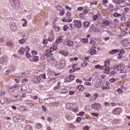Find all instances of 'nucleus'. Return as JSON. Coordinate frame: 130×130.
Returning <instances> with one entry per match:
<instances>
[{"label":"nucleus","instance_id":"nucleus-20","mask_svg":"<svg viewBox=\"0 0 130 130\" xmlns=\"http://www.w3.org/2000/svg\"><path fill=\"white\" fill-rule=\"evenodd\" d=\"M69 91V90L66 88H61L60 89V92L62 93V94H66V93H68Z\"/></svg>","mask_w":130,"mask_h":130},{"label":"nucleus","instance_id":"nucleus-44","mask_svg":"<svg viewBox=\"0 0 130 130\" xmlns=\"http://www.w3.org/2000/svg\"><path fill=\"white\" fill-rule=\"evenodd\" d=\"M82 121V117H78L76 119V122H78V123H80V122H81V121Z\"/></svg>","mask_w":130,"mask_h":130},{"label":"nucleus","instance_id":"nucleus-36","mask_svg":"<svg viewBox=\"0 0 130 130\" xmlns=\"http://www.w3.org/2000/svg\"><path fill=\"white\" fill-rule=\"evenodd\" d=\"M95 69H99V70H104V67L100 65H96L95 66Z\"/></svg>","mask_w":130,"mask_h":130},{"label":"nucleus","instance_id":"nucleus-64","mask_svg":"<svg viewBox=\"0 0 130 130\" xmlns=\"http://www.w3.org/2000/svg\"><path fill=\"white\" fill-rule=\"evenodd\" d=\"M52 47H53L54 50H56L57 49V45H54Z\"/></svg>","mask_w":130,"mask_h":130},{"label":"nucleus","instance_id":"nucleus-17","mask_svg":"<svg viewBox=\"0 0 130 130\" xmlns=\"http://www.w3.org/2000/svg\"><path fill=\"white\" fill-rule=\"evenodd\" d=\"M47 61L50 63H53V61H54V57L51 56L50 58H47Z\"/></svg>","mask_w":130,"mask_h":130},{"label":"nucleus","instance_id":"nucleus-5","mask_svg":"<svg viewBox=\"0 0 130 130\" xmlns=\"http://www.w3.org/2000/svg\"><path fill=\"white\" fill-rule=\"evenodd\" d=\"M10 29L12 31L14 32H16V31H18V26L17 25V23L16 22H11L10 24Z\"/></svg>","mask_w":130,"mask_h":130},{"label":"nucleus","instance_id":"nucleus-59","mask_svg":"<svg viewBox=\"0 0 130 130\" xmlns=\"http://www.w3.org/2000/svg\"><path fill=\"white\" fill-rule=\"evenodd\" d=\"M98 2H97L96 1H93L92 2L90 3V5H98Z\"/></svg>","mask_w":130,"mask_h":130},{"label":"nucleus","instance_id":"nucleus-40","mask_svg":"<svg viewBox=\"0 0 130 130\" xmlns=\"http://www.w3.org/2000/svg\"><path fill=\"white\" fill-rule=\"evenodd\" d=\"M54 28L55 29L56 32H58V31H60V27L58 26H54Z\"/></svg>","mask_w":130,"mask_h":130},{"label":"nucleus","instance_id":"nucleus-13","mask_svg":"<svg viewBox=\"0 0 130 130\" xmlns=\"http://www.w3.org/2000/svg\"><path fill=\"white\" fill-rule=\"evenodd\" d=\"M76 104H73V103H68L67 104V107L68 109H71L72 110L74 107V106Z\"/></svg>","mask_w":130,"mask_h":130},{"label":"nucleus","instance_id":"nucleus-18","mask_svg":"<svg viewBox=\"0 0 130 130\" xmlns=\"http://www.w3.org/2000/svg\"><path fill=\"white\" fill-rule=\"evenodd\" d=\"M6 44L9 47L13 48L14 47V43L12 41H9L6 43Z\"/></svg>","mask_w":130,"mask_h":130},{"label":"nucleus","instance_id":"nucleus-15","mask_svg":"<svg viewBox=\"0 0 130 130\" xmlns=\"http://www.w3.org/2000/svg\"><path fill=\"white\" fill-rule=\"evenodd\" d=\"M71 110H72L73 111V112H79V108H78V106H77V104H75V105H74L73 108H72V109H71Z\"/></svg>","mask_w":130,"mask_h":130},{"label":"nucleus","instance_id":"nucleus-61","mask_svg":"<svg viewBox=\"0 0 130 130\" xmlns=\"http://www.w3.org/2000/svg\"><path fill=\"white\" fill-rule=\"evenodd\" d=\"M82 42H83V43H86V42H88V39H83L82 40Z\"/></svg>","mask_w":130,"mask_h":130},{"label":"nucleus","instance_id":"nucleus-8","mask_svg":"<svg viewBox=\"0 0 130 130\" xmlns=\"http://www.w3.org/2000/svg\"><path fill=\"white\" fill-rule=\"evenodd\" d=\"M120 29L122 32H126V30H127V26L125 24H122L120 26Z\"/></svg>","mask_w":130,"mask_h":130},{"label":"nucleus","instance_id":"nucleus-50","mask_svg":"<svg viewBox=\"0 0 130 130\" xmlns=\"http://www.w3.org/2000/svg\"><path fill=\"white\" fill-rule=\"evenodd\" d=\"M25 56H26L27 58H29L31 57V54H30L28 52H26L25 53Z\"/></svg>","mask_w":130,"mask_h":130},{"label":"nucleus","instance_id":"nucleus-51","mask_svg":"<svg viewBox=\"0 0 130 130\" xmlns=\"http://www.w3.org/2000/svg\"><path fill=\"white\" fill-rule=\"evenodd\" d=\"M5 102H6V101H5V99H4L3 98L0 99L1 104H5Z\"/></svg>","mask_w":130,"mask_h":130},{"label":"nucleus","instance_id":"nucleus-52","mask_svg":"<svg viewBox=\"0 0 130 130\" xmlns=\"http://www.w3.org/2000/svg\"><path fill=\"white\" fill-rule=\"evenodd\" d=\"M94 101H96L95 98H94V97H93V96H92L90 99V102H94Z\"/></svg>","mask_w":130,"mask_h":130},{"label":"nucleus","instance_id":"nucleus-21","mask_svg":"<svg viewBox=\"0 0 130 130\" xmlns=\"http://www.w3.org/2000/svg\"><path fill=\"white\" fill-rule=\"evenodd\" d=\"M110 66V62L108 60H106L105 61V68H109Z\"/></svg>","mask_w":130,"mask_h":130},{"label":"nucleus","instance_id":"nucleus-1","mask_svg":"<svg viewBox=\"0 0 130 130\" xmlns=\"http://www.w3.org/2000/svg\"><path fill=\"white\" fill-rule=\"evenodd\" d=\"M114 68L115 70L120 71L121 74H125V73H127L129 71V66L124 65L121 63L114 66Z\"/></svg>","mask_w":130,"mask_h":130},{"label":"nucleus","instance_id":"nucleus-32","mask_svg":"<svg viewBox=\"0 0 130 130\" xmlns=\"http://www.w3.org/2000/svg\"><path fill=\"white\" fill-rule=\"evenodd\" d=\"M39 77H41V79H43V80H45L46 79V74L44 73L43 74H41L39 76Z\"/></svg>","mask_w":130,"mask_h":130},{"label":"nucleus","instance_id":"nucleus-46","mask_svg":"<svg viewBox=\"0 0 130 130\" xmlns=\"http://www.w3.org/2000/svg\"><path fill=\"white\" fill-rule=\"evenodd\" d=\"M113 16H114V17H120V16H121V14L116 12V13H115L113 14Z\"/></svg>","mask_w":130,"mask_h":130},{"label":"nucleus","instance_id":"nucleus-25","mask_svg":"<svg viewBox=\"0 0 130 130\" xmlns=\"http://www.w3.org/2000/svg\"><path fill=\"white\" fill-rule=\"evenodd\" d=\"M110 71V68H109V67H105V69L104 70V73L105 74H109Z\"/></svg>","mask_w":130,"mask_h":130},{"label":"nucleus","instance_id":"nucleus-3","mask_svg":"<svg viewBox=\"0 0 130 130\" xmlns=\"http://www.w3.org/2000/svg\"><path fill=\"white\" fill-rule=\"evenodd\" d=\"M91 107L94 110H96V111H99L100 109H101V104L98 103H94L91 105Z\"/></svg>","mask_w":130,"mask_h":130},{"label":"nucleus","instance_id":"nucleus-43","mask_svg":"<svg viewBox=\"0 0 130 130\" xmlns=\"http://www.w3.org/2000/svg\"><path fill=\"white\" fill-rule=\"evenodd\" d=\"M87 64H88V62H87V61H83L81 63L82 67H86Z\"/></svg>","mask_w":130,"mask_h":130},{"label":"nucleus","instance_id":"nucleus-10","mask_svg":"<svg viewBox=\"0 0 130 130\" xmlns=\"http://www.w3.org/2000/svg\"><path fill=\"white\" fill-rule=\"evenodd\" d=\"M74 26L77 28H80L82 26V23L79 20H74Z\"/></svg>","mask_w":130,"mask_h":130},{"label":"nucleus","instance_id":"nucleus-22","mask_svg":"<svg viewBox=\"0 0 130 130\" xmlns=\"http://www.w3.org/2000/svg\"><path fill=\"white\" fill-rule=\"evenodd\" d=\"M16 89L15 88V86H13L8 89V92L9 93H11V92H14V91H16Z\"/></svg>","mask_w":130,"mask_h":130},{"label":"nucleus","instance_id":"nucleus-57","mask_svg":"<svg viewBox=\"0 0 130 130\" xmlns=\"http://www.w3.org/2000/svg\"><path fill=\"white\" fill-rule=\"evenodd\" d=\"M20 110H21V111H24V110H25V106H20L19 108Z\"/></svg>","mask_w":130,"mask_h":130},{"label":"nucleus","instance_id":"nucleus-26","mask_svg":"<svg viewBox=\"0 0 130 130\" xmlns=\"http://www.w3.org/2000/svg\"><path fill=\"white\" fill-rule=\"evenodd\" d=\"M32 60L35 62H36V61H38V60H39V57H38V56H34L32 58Z\"/></svg>","mask_w":130,"mask_h":130},{"label":"nucleus","instance_id":"nucleus-45","mask_svg":"<svg viewBox=\"0 0 130 130\" xmlns=\"http://www.w3.org/2000/svg\"><path fill=\"white\" fill-rule=\"evenodd\" d=\"M102 90H110V86H103L102 88Z\"/></svg>","mask_w":130,"mask_h":130},{"label":"nucleus","instance_id":"nucleus-38","mask_svg":"<svg viewBox=\"0 0 130 130\" xmlns=\"http://www.w3.org/2000/svg\"><path fill=\"white\" fill-rule=\"evenodd\" d=\"M96 53H97V51H96L95 49L90 51L91 55H94V54H96Z\"/></svg>","mask_w":130,"mask_h":130},{"label":"nucleus","instance_id":"nucleus-62","mask_svg":"<svg viewBox=\"0 0 130 130\" xmlns=\"http://www.w3.org/2000/svg\"><path fill=\"white\" fill-rule=\"evenodd\" d=\"M102 3L103 4H108V3H109V1L108 0H102Z\"/></svg>","mask_w":130,"mask_h":130},{"label":"nucleus","instance_id":"nucleus-9","mask_svg":"<svg viewBox=\"0 0 130 130\" xmlns=\"http://www.w3.org/2000/svg\"><path fill=\"white\" fill-rule=\"evenodd\" d=\"M121 112H122V110L120 108H117L113 111V113L114 114H120Z\"/></svg>","mask_w":130,"mask_h":130},{"label":"nucleus","instance_id":"nucleus-30","mask_svg":"<svg viewBox=\"0 0 130 130\" xmlns=\"http://www.w3.org/2000/svg\"><path fill=\"white\" fill-rule=\"evenodd\" d=\"M25 130H33V128L32 127L31 125H26V127L25 128Z\"/></svg>","mask_w":130,"mask_h":130},{"label":"nucleus","instance_id":"nucleus-37","mask_svg":"<svg viewBox=\"0 0 130 130\" xmlns=\"http://www.w3.org/2000/svg\"><path fill=\"white\" fill-rule=\"evenodd\" d=\"M59 53H61V54L62 55H63L64 56H67V55H68V53H67V52L64 51H60Z\"/></svg>","mask_w":130,"mask_h":130},{"label":"nucleus","instance_id":"nucleus-42","mask_svg":"<svg viewBox=\"0 0 130 130\" xmlns=\"http://www.w3.org/2000/svg\"><path fill=\"white\" fill-rule=\"evenodd\" d=\"M91 115H92V116H94V117H98L99 114L98 113H91Z\"/></svg>","mask_w":130,"mask_h":130},{"label":"nucleus","instance_id":"nucleus-49","mask_svg":"<svg viewBox=\"0 0 130 130\" xmlns=\"http://www.w3.org/2000/svg\"><path fill=\"white\" fill-rule=\"evenodd\" d=\"M116 81V79L112 78L109 80L110 83H114Z\"/></svg>","mask_w":130,"mask_h":130},{"label":"nucleus","instance_id":"nucleus-35","mask_svg":"<svg viewBox=\"0 0 130 130\" xmlns=\"http://www.w3.org/2000/svg\"><path fill=\"white\" fill-rule=\"evenodd\" d=\"M75 78H76V76H75V75H69V79L71 81H74V80H75Z\"/></svg>","mask_w":130,"mask_h":130},{"label":"nucleus","instance_id":"nucleus-33","mask_svg":"<svg viewBox=\"0 0 130 130\" xmlns=\"http://www.w3.org/2000/svg\"><path fill=\"white\" fill-rule=\"evenodd\" d=\"M83 26L84 27H89V26H90V23L88 21H84L83 22Z\"/></svg>","mask_w":130,"mask_h":130},{"label":"nucleus","instance_id":"nucleus-56","mask_svg":"<svg viewBox=\"0 0 130 130\" xmlns=\"http://www.w3.org/2000/svg\"><path fill=\"white\" fill-rule=\"evenodd\" d=\"M47 44V39H44L43 41V44L46 45Z\"/></svg>","mask_w":130,"mask_h":130},{"label":"nucleus","instance_id":"nucleus-58","mask_svg":"<svg viewBox=\"0 0 130 130\" xmlns=\"http://www.w3.org/2000/svg\"><path fill=\"white\" fill-rule=\"evenodd\" d=\"M25 51H26V52H29V51H30V48H29V46H27L25 47Z\"/></svg>","mask_w":130,"mask_h":130},{"label":"nucleus","instance_id":"nucleus-19","mask_svg":"<svg viewBox=\"0 0 130 130\" xmlns=\"http://www.w3.org/2000/svg\"><path fill=\"white\" fill-rule=\"evenodd\" d=\"M21 21H24L22 23V27H27V25H28V21H27V19H22Z\"/></svg>","mask_w":130,"mask_h":130},{"label":"nucleus","instance_id":"nucleus-29","mask_svg":"<svg viewBox=\"0 0 130 130\" xmlns=\"http://www.w3.org/2000/svg\"><path fill=\"white\" fill-rule=\"evenodd\" d=\"M84 85L85 86H88V87L92 86V83H91V82H88V81L85 82L84 83Z\"/></svg>","mask_w":130,"mask_h":130},{"label":"nucleus","instance_id":"nucleus-28","mask_svg":"<svg viewBox=\"0 0 130 130\" xmlns=\"http://www.w3.org/2000/svg\"><path fill=\"white\" fill-rule=\"evenodd\" d=\"M67 44L68 46H73L74 45V42L71 40L67 41Z\"/></svg>","mask_w":130,"mask_h":130},{"label":"nucleus","instance_id":"nucleus-4","mask_svg":"<svg viewBox=\"0 0 130 130\" xmlns=\"http://www.w3.org/2000/svg\"><path fill=\"white\" fill-rule=\"evenodd\" d=\"M25 119V116L23 115H17L14 117L13 120L15 122H19V120H24Z\"/></svg>","mask_w":130,"mask_h":130},{"label":"nucleus","instance_id":"nucleus-48","mask_svg":"<svg viewBox=\"0 0 130 130\" xmlns=\"http://www.w3.org/2000/svg\"><path fill=\"white\" fill-rule=\"evenodd\" d=\"M71 16H72V13L71 12H67L66 13V18H69V17H71Z\"/></svg>","mask_w":130,"mask_h":130},{"label":"nucleus","instance_id":"nucleus-2","mask_svg":"<svg viewBox=\"0 0 130 130\" xmlns=\"http://www.w3.org/2000/svg\"><path fill=\"white\" fill-rule=\"evenodd\" d=\"M10 3L14 9H19L20 8V1L19 0H10Z\"/></svg>","mask_w":130,"mask_h":130},{"label":"nucleus","instance_id":"nucleus-16","mask_svg":"<svg viewBox=\"0 0 130 130\" xmlns=\"http://www.w3.org/2000/svg\"><path fill=\"white\" fill-rule=\"evenodd\" d=\"M119 52V49H115L112 50L109 52L110 54H115V53H117Z\"/></svg>","mask_w":130,"mask_h":130},{"label":"nucleus","instance_id":"nucleus-11","mask_svg":"<svg viewBox=\"0 0 130 130\" xmlns=\"http://www.w3.org/2000/svg\"><path fill=\"white\" fill-rule=\"evenodd\" d=\"M18 52L20 55H24L25 54V48L23 47H21L18 51Z\"/></svg>","mask_w":130,"mask_h":130},{"label":"nucleus","instance_id":"nucleus-24","mask_svg":"<svg viewBox=\"0 0 130 130\" xmlns=\"http://www.w3.org/2000/svg\"><path fill=\"white\" fill-rule=\"evenodd\" d=\"M42 125L40 123H38L36 125V127L37 128V129H40V128H42Z\"/></svg>","mask_w":130,"mask_h":130},{"label":"nucleus","instance_id":"nucleus-55","mask_svg":"<svg viewBox=\"0 0 130 130\" xmlns=\"http://www.w3.org/2000/svg\"><path fill=\"white\" fill-rule=\"evenodd\" d=\"M72 21H73V17H70V18L67 19V22L68 23H69L70 22H72Z\"/></svg>","mask_w":130,"mask_h":130},{"label":"nucleus","instance_id":"nucleus-34","mask_svg":"<svg viewBox=\"0 0 130 130\" xmlns=\"http://www.w3.org/2000/svg\"><path fill=\"white\" fill-rule=\"evenodd\" d=\"M61 42H62V39L61 38H58L56 40V43H61Z\"/></svg>","mask_w":130,"mask_h":130},{"label":"nucleus","instance_id":"nucleus-6","mask_svg":"<svg viewBox=\"0 0 130 130\" xmlns=\"http://www.w3.org/2000/svg\"><path fill=\"white\" fill-rule=\"evenodd\" d=\"M120 44L124 46V47H127L129 45V41L127 39H124L120 41Z\"/></svg>","mask_w":130,"mask_h":130},{"label":"nucleus","instance_id":"nucleus-23","mask_svg":"<svg viewBox=\"0 0 130 130\" xmlns=\"http://www.w3.org/2000/svg\"><path fill=\"white\" fill-rule=\"evenodd\" d=\"M78 89L79 91H84V90H85V87L82 85H79L78 86Z\"/></svg>","mask_w":130,"mask_h":130},{"label":"nucleus","instance_id":"nucleus-7","mask_svg":"<svg viewBox=\"0 0 130 130\" xmlns=\"http://www.w3.org/2000/svg\"><path fill=\"white\" fill-rule=\"evenodd\" d=\"M32 82L34 83V84H39V83H40V82H42L41 77L38 76L35 77L32 80Z\"/></svg>","mask_w":130,"mask_h":130},{"label":"nucleus","instance_id":"nucleus-63","mask_svg":"<svg viewBox=\"0 0 130 130\" xmlns=\"http://www.w3.org/2000/svg\"><path fill=\"white\" fill-rule=\"evenodd\" d=\"M126 26H127L129 28H130V21H127L125 22Z\"/></svg>","mask_w":130,"mask_h":130},{"label":"nucleus","instance_id":"nucleus-39","mask_svg":"<svg viewBox=\"0 0 130 130\" xmlns=\"http://www.w3.org/2000/svg\"><path fill=\"white\" fill-rule=\"evenodd\" d=\"M27 82H29V79L28 78H24L21 80V83H22V84H24V83H26Z\"/></svg>","mask_w":130,"mask_h":130},{"label":"nucleus","instance_id":"nucleus-12","mask_svg":"<svg viewBox=\"0 0 130 130\" xmlns=\"http://www.w3.org/2000/svg\"><path fill=\"white\" fill-rule=\"evenodd\" d=\"M8 60V57L6 56H3L0 58V63H5V61Z\"/></svg>","mask_w":130,"mask_h":130},{"label":"nucleus","instance_id":"nucleus-53","mask_svg":"<svg viewBox=\"0 0 130 130\" xmlns=\"http://www.w3.org/2000/svg\"><path fill=\"white\" fill-rule=\"evenodd\" d=\"M97 19H98V15L96 14L94 15L93 17V20L94 21H97Z\"/></svg>","mask_w":130,"mask_h":130},{"label":"nucleus","instance_id":"nucleus-27","mask_svg":"<svg viewBox=\"0 0 130 130\" xmlns=\"http://www.w3.org/2000/svg\"><path fill=\"white\" fill-rule=\"evenodd\" d=\"M60 88V81H58L57 84V86L54 88L55 90H58V89Z\"/></svg>","mask_w":130,"mask_h":130},{"label":"nucleus","instance_id":"nucleus-47","mask_svg":"<svg viewBox=\"0 0 130 130\" xmlns=\"http://www.w3.org/2000/svg\"><path fill=\"white\" fill-rule=\"evenodd\" d=\"M124 3V0H117V5H119V4H123Z\"/></svg>","mask_w":130,"mask_h":130},{"label":"nucleus","instance_id":"nucleus-31","mask_svg":"<svg viewBox=\"0 0 130 130\" xmlns=\"http://www.w3.org/2000/svg\"><path fill=\"white\" fill-rule=\"evenodd\" d=\"M18 42L20 44H24V43H25V42H26V39H20L18 41Z\"/></svg>","mask_w":130,"mask_h":130},{"label":"nucleus","instance_id":"nucleus-60","mask_svg":"<svg viewBox=\"0 0 130 130\" xmlns=\"http://www.w3.org/2000/svg\"><path fill=\"white\" fill-rule=\"evenodd\" d=\"M105 105L106 106V107H108V106H110V104L107 102H105Z\"/></svg>","mask_w":130,"mask_h":130},{"label":"nucleus","instance_id":"nucleus-41","mask_svg":"<svg viewBox=\"0 0 130 130\" xmlns=\"http://www.w3.org/2000/svg\"><path fill=\"white\" fill-rule=\"evenodd\" d=\"M92 97L95 98V100H96L97 98L99 97V93L97 92L94 93L93 95H92Z\"/></svg>","mask_w":130,"mask_h":130},{"label":"nucleus","instance_id":"nucleus-14","mask_svg":"<svg viewBox=\"0 0 130 130\" xmlns=\"http://www.w3.org/2000/svg\"><path fill=\"white\" fill-rule=\"evenodd\" d=\"M103 26H109V21L107 20H103L102 22Z\"/></svg>","mask_w":130,"mask_h":130},{"label":"nucleus","instance_id":"nucleus-54","mask_svg":"<svg viewBox=\"0 0 130 130\" xmlns=\"http://www.w3.org/2000/svg\"><path fill=\"white\" fill-rule=\"evenodd\" d=\"M64 13H65L64 10L60 11L59 12V15L62 16H63V15H64Z\"/></svg>","mask_w":130,"mask_h":130}]
</instances>
